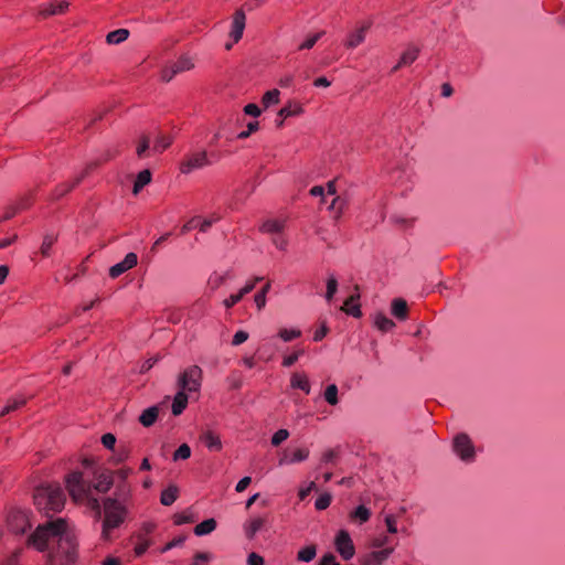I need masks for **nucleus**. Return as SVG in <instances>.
Returning a JSON list of instances; mask_svg holds the SVG:
<instances>
[{
    "label": "nucleus",
    "instance_id": "14",
    "mask_svg": "<svg viewBox=\"0 0 565 565\" xmlns=\"http://www.w3.org/2000/svg\"><path fill=\"white\" fill-rule=\"evenodd\" d=\"M246 17L243 10L235 11L233 15L232 29L230 32V36L232 38L234 43H237L243 35L245 29Z\"/></svg>",
    "mask_w": 565,
    "mask_h": 565
},
{
    "label": "nucleus",
    "instance_id": "45",
    "mask_svg": "<svg viewBox=\"0 0 565 565\" xmlns=\"http://www.w3.org/2000/svg\"><path fill=\"white\" fill-rule=\"evenodd\" d=\"M191 456V448L186 444H182L173 454V460L188 459Z\"/></svg>",
    "mask_w": 565,
    "mask_h": 565
},
{
    "label": "nucleus",
    "instance_id": "54",
    "mask_svg": "<svg viewBox=\"0 0 565 565\" xmlns=\"http://www.w3.org/2000/svg\"><path fill=\"white\" fill-rule=\"evenodd\" d=\"M102 444L107 449H114L116 445V437L115 435L107 433L102 436Z\"/></svg>",
    "mask_w": 565,
    "mask_h": 565
},
{
    "label": "nucleus",
    "instance_id": "41",
    "mask_svg": "<svg viewBox=\"0 0 565 565\" xmlns=\"http://www.w3.org/2000/svg\"><path fill=\"white\" fill-rule=\"evenodd\" d=\"M25 404V399L24 398H14L12 401H10L6 406L0 412V416H4L18 408H20L21 406H23Z\"/></svg>",
    "mask_w": 565,
    "mask_h": 565
},
{
    "label": "nucleus",
    "instance_id": "5",
    "mask_svg": "<svg viewBox=\"0 0 565 565\" xmlns=\"http://www.w3.org/2000/svg\"><path fill=\"white\" fill-rule=\"evenodd\" d=\"M455 454L465 462H472L476 458L475 446L467 434H459L454 438Z\"/></svg>",
    "mask_w": 565,
    "mask_h": 565
},
{
    "label": "nucleus",
    "instance_id": "16",
    "mask_svg": "<svg viewBox=\"0 0 565 565\" xmlns=\"http://www.w3.org/2000/svg\"><path fill=\"white\" fill-rule=\"evenodd\" d=\"M98 162L95 161V162H90L86 166L84 172L82 173V175L77 177L73 182L68 183H62L61 185H58L56 188V196H63L65 195L66 193H68L73 188H75L77 184H79V182L83 180V178L85 175H87L92 170H94L95 168L98 167Z\"/></svg>",
    "mask_w": 565,
    "mask_h": 565
},
{
    "label": "nucleus",
    "instance_id": "36",
    "mask_svg": "<svg viewBox=\"0 0 565 565\" xmlns=\"http://www.w3.org/2000/svg\"><path fill=\"white\" fill-rule=\"evenodd\" d=\"M151 136L148 134H143L140 136L136 152L139 158H143L147 153V151L150 148L151 143Z\"/></svg>",
    "mask_w": 565,
    "mask_h": 565
},
{
    "label": "nucleus",
    "instance_id": "11",
    "mask_svg": "<svg viewBox=\"0 0 565 565\" xmlns=\"http://www.w3.org/2000/svg\"><path fill=\"white\" fill-rule=\"evenodd\" d=\"M138 264V256L135 253H128L125 258L115 264L109 268V276L111 278H117L121 274L126 273L127 270L134 268Z\"/></svg>",
    "mask_w": 565,
    "mask_h": 565
},
{
    "label": "nucleus",
    "instance_id": "18",
    "mask_svg": "<svg viewBox=\"0 0 565 565\" xmlns=\"http://www.w3.org/2000/svg\"><path fill=\"white\" fill-rule=\"evenodd\" d=\"M419 54V49L415 45H409L407 50L402 54L398 63L393 67L392 72L398 71L403 66L411 65L416 61Z\"/></svg>",
    "mask_w": 565,
    "mask_h": 565
},
{
    "label": "nucleus",
    "instance_id": "47",
    "mask_svg": "<svg viewBox=\"0 0 565 565\" xmlns=\"http://www.w3.org/2000/svg\"><path fill=\"white\" fill-rule=\"evenodd\" d=\"M259 128V122L258 121H250L248 122L247 125V129L244 130V131H241L238 135H237V138L238 139H246L248 138L253 132L257 131Z\"/></svg>",
    "mask_w": 565,
    "mask_h": 565
},
{
    "label": "nucleus",
    "instance_id": "60",
    "mask_svg": "<svg viewBox=\"0 0 565 565\" xmlns=\"http://www.w3.org/2000/svg\"><path fill=\"white\" fill-rule=\"evenodd\" d=\"M242 294L237 292V294H233L231 295L228 298H226L224 300V306L226 308H232L233 306H235L237 302H239L242 300Z\"/></svg>",
    "mask_w": 565,
    "mask_h": 565
},
{
    "label": "nucleus",
    "instance_id": "35",
    "mask_svg": "<svg viewBox=\"0 0 565 565\" xmlns=\"http://www.w3.org/2000/svg\"><path fill=\"white\" fill-rule=\"evenodd\" d=\"M301 113H302V107L300 105L289 103L288 105H286L285 107H282L279 110L278 116L280 118L285 119V118H288L291 116L299 115Z\"/></svg>",
    "mask_w": 565,
    "mask_h": 565
},
{
    "label": "nucleus",
    "instance_id": "52",
    "mask_svg": "<svg viewBox=\"0 0 565 565\" xmlns=\"http://www.w3.org/2000/svg\"><path fill=\"white\" fill-rule=\"evenodd\" d=\"M54 242H55V236H53V235H46L44 237L42 246H41V253L44 256L49 255L50 249H51L52 245L54 244Z\"/></svg>",
    "mask_w": 565,
    "mask_h": 565
},
{
    "label": "nucleus",
    "instance_id": "42",
    "mask_svg": "<svg viewBox=\"0 0 565 565\" xmlns=\"http://www.w3.org/2000/svg\"><path fill=\"white\" fill-rule=\"evenodd\" d=\"M278 335L285 342H289L292 341L294 339L299 338L301 335V331L297 329H280Z\"/></svg>",
    "mask_w": 565,
    "mask_h": 565
},
{
    "label": "nucleus",
    "instance_id": "46",
    "mask_svg": "<svg viewBox=\"0 0 565 565\" xmlns=\"http://www.w3.org/2000/svg\"><path fill=\"white\" fill-rule=\"evenodd\" d=\"M288 437H289V431L287 429H279L271 437V445L277 447L282 441H285Z\"/></svg>",
    "mask_w": 565,
    "mask_h": 565
},
{
    "label": "nucleus",
    "instance_id": "56",
    "mask_svg": "<svg viewBox=\"0 0 565 565\" xmlns=\"http://www.w3.org/2000/svg\"><path fill=\"white\" fill-rule=\"evenodd\" d=\"M225 276L213 273L209 278V284L213 289L218 288L224 282Z\"/></svg>",
    "mask_w": 565,
    "mask_h": 565
},
{
    "label": "nucleus",
    "instance_id": "21",
    "mask_svg": "<svg viewBox=\"0 0 565 565\" xmlns=\"http://www.w3.org/2000/svg\"><path fill=\"white\" fill-rule=\"evenodd\" d=\"M179 498V488L175 484H170L161 492L160 502L164 507H170Z\"/></svg>",
    "mask_w": 565,
    "mask_h": 565
},
{
    "label": "nucleus",
    "instance_id": "43",
    "mask_svg": "<svg viewBox=\"0 0 565 565\" xmlns=\"http://www.w3.org/2000/svg\"><path fill=\"white\" fill-rule=\"evenodd\" d=\"M324 34L323 31L317 32L310 36H308L300 45L299 50H310L313 45L319 41V39Z\"/></svg>",
    "mask_w": 565,
    "mask_h": 565
},
{
    "label": "nucleus",
    "instance_id": "17",
    "mask_svg": "<svg viewBox=\"0 0 565 565\" xmlns=\"http://www.w3.org/2000/svg\"><path fill=\"white\" fill-rule=\"evenodd\" d=\"M355 294L351 295L341 307V310H343L347 315H350L354 318H360L362 316L360 305L358 303V300L360 299L359 294V286H355Z\"/></svg>",
    "mask_w": 565,
    "mask_h": 565
},
{
    "label": "nucleus",
    "instance_id": "48",
    "mask_svg": "<svg viewBox=\"0 0 565 565\" xmlns=\"http://www.w3.org/2000/svg\"><path fill=\"white\" fill-rule=\"evenodd\" d=\"M194 522V518L191 513L189 512H183V513H177L174 515V523L177 525H182V524H185V523H192Z\"/></svg>",
    "mask_w": 565,
    "mask_h": 565
},
{
    "label": "nucleus",
    "instance_id": "30",
    "mask_svg": "<svg viewBox=\"0 0 565 565\" xmlns=\"http://www.w3.org/2000/svg\"><path fill=\"white\" fill-rule=\"evenodd\" d=\"M129 36V31L127 29H117L115 31H111L106 36V42L108 44H120L124 41H126Z\"/></svg>",
    "mask_w": 565,
    "mask_h": 565
},
{
    "label": "nucleus",
    "instance_id": "3",
    "mask_svg": "<svg viewBox=\"0 0 565 565\" xmlns=\"http://www.w3.org/2000/svg\"><path fill=\"white\" fill-rule=\"evenodd\" d=\"M66 489L75 502L87 500L92 509L100 514V504L96 498L92 497V483L84 479L81 471H73L65 477Z\"/></svg>",
    "mask_w": 565,
    "mask_h": 565
},
{
    "label": "nucleus",
    "instance_id": "12",
    "mask_svg": "<svg viewBox=\"0 0 565 565\" xmlns=\"http://www.w3.org/2000/svg\"><path fill=\"white\" fill-rule=\"evenodd\" d=\"M370 28L371 23L365 22L354 31L350 32L347 40L344 41V46L349 50L358 47L361 43L364 42L366 32Z\"/></svg>",
    "mask_w": 565,
    "mask_h": 565
},
{
    "label": "nucleus",
    "instance_id": "37",
    "mask_svg": "<svg viewBox=\"0 0 565 565\" xmlns=\"http://www.w3.org/2000/svg\"><path fill=\"white\" fill-rule=\"evenodd\" d=\"M323 395L328 404L333 406L339 403L338 386L335 384L328 385Z\"/></svg>",
    "mask_w": 565,
    "mask_h": 565
},
{
    "label": "nucleus",
    "instance_id": "64",
    "mask_svg": "<svg viewBox=\"0 0 565 565\" xmlns=\"http://www.w3.org/2000/svg\"><path fill=\"white\" fill-rule=\"evenodd\" d=\"M316 489V483L311 481L306 488H301L298 492L299 499L305 500L312 490Z\"/></svg>",
    "mask_w": 565,
    "mask_h": 565
},
{
    "label": "nucleus",
    "instance_id": "50",
    "mask_svg": "<svg viewBox=\"0 0 565 565\" xmlns=\"http://www.w3.org/2000/svg\"><path fill=\"white\" fill-rule=\"evenodd\" d=\"M385 524H386V527H387V532L391 533V534H395L397 533V520H396V516L393 515V514H388L385 516Z\"/></svg>",
    "mask_w": 565,
    "mask_h": 565
},
{
    "label": "nucleus",
    "instance_id": "15",
    "mask_svg": "<svg viewBox=\"0 0 565 565\" xmlns=\"http://www.w3.org/2000/svg\"><path fill=\"white\" fill-rule=\"evenodd\" d=\"M9 526L12 532L17 534H23L28 529L31 527V524L29 523L25 513L17 512L10 516Z\"/></svg>",
    "mask_w": 565,
    "mask_h": 565
},
{
    "label": "nucleus",
    "instance_id": "33",
    "mask_svg": "<svg viewBox=\"0 0 565 565\" xmlns=\"http://www.w3.org/2000/svg\"><path fill=\"white\" fill-rule=\"evenodd\" d=\"M371 518V511L364 505H359L354 511L350 513V519L359 521L361 524L365 523Z\"/></svg>",
    "mask_w": 565,
    "mask_h": 565
},
{
    "label": "nucleus",
    "instance_id": "31",
    "mask_svg": "<svg viewBox=\"0 0 565 565\" xmlns=\"http://www.w3.org/2000/svg\"><path fill=\"white\" fill-rule=\"evenodd\" d=\"M374 323L383 332L390 331L395 327L394 321L381 312L375 315Z\"/></svg>",
    "mask_w": 565,
    "mask_h": 565
},
{
    "label": "nucleus",
    "instance_id": "19",
    "mask_svg": "<svg viewBox=\"0 0 565 565\" xmlns=\"http://www.w3.org/2000/svg\"><path fill=\"white\" fill-rule=\"evenodd\" d=\"M200 439L211 451H220L222 449L220 436L211 430L202 433Z\"/></svg>",
    "mask_w": 565,
    "mask_h": 565
},
{
    "label": "nucleus",
    "instance_id": "25",
    "mask_svg": "<svg viewBox=\"0 0 565 565\" xmlns=\"http://www.w3.org/2000/svg\"><path fill=\"white\" fill-rule=\"evenodd\" d=\"M172 143V137L164 135L162 132H157L154 139H153V152H162L166 150L170 145Z\"/></svg>",
    "mask_w": 565,
    "mask_h": 565
},
{
    "label": "nucleus",
    "instance_id": "38",
    "mask_svg": "<svg viewBox=\"0 0 565 565\" xmlns=\"http://www.w3.org/2000/svg\"><path fill=\"white\" fill-rule=\"evenodd\" d=\"M279 95L280 92L278 89H271L264 94L262 98V103L265 107H268L271 104H278L279 103Z\"/></svg>",
    "mask_w": 565,
    "mask_h": 565
},
{
    "label": "nucleus",
    "instance_id": "39",
    "mask_svg": "<svg viewBox=\"0 0 565 565\" xmlns=\"http://www.w3.org/2000/svg\"><path fill=\"white\" fill-rule=\"evenodd\" d=\"M338 290V280L334 277V275H330V277L327 280V292H326V299L328 301H331L337 294Z\"/></svg>",
    "mask_w": 565,
    "mask_h": 565
},
{
    "label": "nucleus",
    "instance_id": "1",
    "mask_svg": "<svg viewBox=\"0 0 565 565\" xmlns=\"http://www.w3.org/2000/svg\"><path fill=\"white\" fill-rule=\"evenodd\" d=\"M28 544L39 552H47L50 565H71L77 558L75 535L61 518L38 525Z\"/></svg>",
    "mask_w": 565,
    "mask_h": 565
},
{
    "label": "nucleus",
    "instance_id": "2",
    "mask_svg": "<svg viewBox=\"0 0 565 565\" xmlns=\"http://www.w3.org/2000/svg\"><path fill=\"white\" fill-rule=\"evenodd\" d=\"M33 499L38 509L46 513L61 511L66 500L61 486L50 483L39 486L34 491Z\"/></svg>",
    "mask_w": 565,
    "mask_h": 565
},
{
    "label": "nucleus",
    "instance_id": "55",
    "mask_svg": "<svg viewBox=\"0 0 565 565\" xmlns=\"http://www.w3.org/2000/svg\"><path fill=\"white\" fill-rule=\"evenodd\" d=\"M136 181L142 184L143 186L149 184L151 181V172L148 169L140 171L136 178Z\"/></svg>",
    "mask_w": 565,
    "mask_h": 565
},
{
    "label": "nucleus",
    "instance_id": "27",
    "mask_svg": "<svg viewBox=\"0 0 565 565\" xmlns=\"http://www.w3.org/2000/svg\"><path fill=\"white\" fill-rule=\"evenodd\" d=\"M188 405V395L184 391H180L175 394L172 403V413L173 415L178 416L182 414V412L185 409Z\"/></svg>",
    "mask_w": 565,
    "mask_h": 565
},
{
    "label": "nucleus",
    "instance_id": "22",
    "mask_svg": "<svg viewBox=\"0 0 565 565\" xmlns=\"http://www.w3.org/2000/svg\"><path fill=\"white\" fill-rule=\"evenodd\" d=\"M408 307L407 302L402 298H395L392 301V315L398 320H405L407 318Z\"/></svg>",
    "mask_w": 565,
    "mask_h": 565
},
{
    "label": "nucleus",
    "instance_id": "57",
    "mask_svg": "<svg viewBox=\"0 0 565 565\" xmlns=\"http://www.w3.org/2000/svg\"><path fill=\"white\" fill-rule=\"evenodd\" d=\"M186 536H179V537H175L173 539L172 541H170L163 548H162V552H167V551H170L174 547H178V546H181L184 541H185Z\"/></svg>",
    "mask_w": 565,
    "mask_h": 565
},
{
    "label": "nucleus",
    "instance_id": "40",
    "mask_svg": "<svg viewBox=\"0 0 565 565\" xmlns=\"http://www.w3.org/2000/svg\"><path fill=\"white\" fill-rule=\"evenodd\" d=\"M29 205V202L26 199H22L17 206H10L7 209L2 221H7L12 218L19 210L25 209Z\"/></svg>",
    "mask_w": 565,
    "mask_h": 565
},
{
    "label": "nucleus",
    "instance_id": "28",
    "mask_svg": "<svg viewBox=\"0 0 565 565\" xmlns=\"http://www.w3.org/2000/svg\"><path fill=\"white\" fill-rule=\"evenodd\" d=\"M215 529H216V521L213 518H211V519H206L203 522L199 523L194 527L193 532L198 536H203V535H207V534L212 533Z\"/></svg>",
    "mask_w": 565,
    "mask_h": 565
},
{
    "label": "nucleus",
    "instance_id": "29",
    "mask_svg": "<svg viewBox=\"0 0 565 565\" xmlns=\"http://www.w3.org/2000/svg\"><path fill=\"white\" fill-rule=\"evenodd\" d=\"M265 522L266 521L263 518L252 519L249 522L245 523V525H244L245 535L248 539L254 537L255 534L264 526Z\"/></svg>",
    "mask_w": 565,
    "mask_h": 565
},
{
    "label": "nucleus",
    "instance_id": "4",
    "mask_svg": "<svg viewBox=\"0 0 565 565\" xmlns=\"http://www.w3.org/2000/svg\"><path fill=\"white\" fill-rule=\"evenodd\" d=\"M104 512H105V520H104V524H103L102 535L105 540H108L109 531L111 529L119 526L124 522L125 515H126V509L116 499L107 498L104 501Z\"/></svg>",
    "mask_w": 565,
    "mask_h": 565
},
{
    "label": "nucleus",
    "instance_id": "6",
    "mask_svg": "<svg viewBox=\"0 0 565 565\" xmlns=\"http://www.w3.org/2000/svg\"><path fill=\"white\" fill-rule=\"evenodd\" d=\"M202 370L198 365L188 367L179 377L178 384L182 391L195 392L201 386Z\"/></svg>",
    "mask_w": 565,
    "mask_h": 565
},
{
    "label": "nucleus",
    "instance_id": "24",
    "mask_svg": "<svg viewBox=\"0 0 565 565\" xmlns=\"http://www.w3.org/2000/svg\"><path fill=\"white\" fill-rule=\"evenodd\" d=\"M158 414H159V407L158 406H151V407L145 409L141 413V415L139 417V422L145 427H150L157 420Z\"/></svg>",
    "mask_w": 565,
    "mask_h": 565
},
{
    "label": "nucleus",
    "instance_id": "9",
    "mask_svg": "<svg viewBox=\"0 0 565 565\" xmlns=\"http://www.w3.org/2000/svg\"><path fill=\"white\" fill-rule=\"evenodd\" d=\"M335 548L344 561H349L354 556L355 547L345 530H341L334 541Z\"/></svg>",
    "mask_w": 565,
    "mask_h": 565
},
{
    "label": "nucleus",
    "instance_id": "49",
    "mask_svg": "<svg viewBox=\"0 0 565 565\" xmlns=\"http://www.w3.org/2000/svg\"><path fill=\"white\" fill-rule=\"evenodd\" d=\"M303 354V350H298L296 352H294L292 354L288 355V356H285L284 360H282V365L285 367H290L291 365H294L298 359Z\"/></svg>",
    "mask_w": 565,
    "mask_h": 565
},
{
    "label": "nucleus",
    "instance_id": "34",
    "mask_svg": "<svg viewBox=\"0 0 565 565\" xmlns=\"http://www.w3.org/2000/svg\"><path fill=\"white\" fill-rule=\"evenodd\" d=\"M316 554H317L316 545L310 544V545L305 546L303 548H301L298 552L297 559L299 562L308 563V562H311L316 557Z\"/></svg>",
    "mask_w": 565,
    "mask_h": 565
},
{
    "label": "nucleus",
    "instance_id": "10",
    "mask_svg": "<svg viewBox=\"0 0 565 565\" xmlns=\"http://www.w3.org/2000/svg\"><path fill=\"white\" fill-rule=\"evenodd\" d=\"M393 552L394 547L371 551L362 555L359 563L360 565H384Z\"/></svg>",
    "mask_w": 565,
    "mask_h": 565
},
{
    "label": "nucleus",
    "instance_id": "26",
    "mask_svg": "<svg viewBox=\"0 0 565 565\" xmlns=\"http://www.w3.org/2000/svg\"><path fill=\"white\" fill-rule=\"evenodd\" d=\"M285 222L280 220H267L263 223L260 231L273 235H278L282 232Z\"/></svg>",
    "mask_w": 565,
    "mask_h": 565
},
{
    "label": "nucleus",
    "instance_id": "8",
    "mask_svg": "<svg viewBox=\"0 0 565 565\" xmlns=\"http://www.w3.org/2000/svg\"><path fill=\"white\" fill-rule=\"evenodd\" d=\"M211 164L206 151L191 153L184 158L180 164V171L184 174L191 173L195 169H202Z\"/></svg>",
    "mask_w": 565,
    "mask_h": 565
},
{
    "label": "nucleus",
    "instance_id": "53",
    "mask_svg": "<svg viewBox=\"0 0 565 565\" xmlns=\"http://www.w3.org/2000/svg\"><path fill=\"white\" fill-rule=\"evenodd\" d=\"M338 458V451L334 449L327 450L321 458V461L327 465H334Z\"/></svg>",
    "mask_w": 565,
    "mask_h": 565
},
{
    "label": "nucleus",
    "instance_id": "58",
    "mask_svg": "<svg viewBox=\"0 0 565 565\" xmlns=\"http://www.w3.org/2000/svg\"><path fill=\"white\" fill-rule=\"evenodd\" d=\"M248 339V333L246 331L239 330L237 331L232 340L233 345H239L244 343Z\"/></svg>",
    "mask_w": 565,
    "mask_h": 565
},
{
    "label": "nucleus",
    "instance_id": "61",
    "mask_svg": "<svg viewBox=\"0 0 565 565\" xmlns=\"http://www.w3.org/2000/svg\"><path fill=\"white\" fill-rule=\"evenodd\" d=\"M265 561L264 558L258 555L257 553H250L247 557V564L248 565H264Z\"/></svg>",
    "mask_w": 565,
    "mask_h": 565
},
{
    "label": "nucleus",
    "instance_id": "62",
    "mask_svg": "<svg viewBox=\"0 0 565 565\" xmlns=\"http://www.w3.org/2000/svg\"><path fill=\"white\" fill-rule=\"evenodd\" d=\"M244 111L246 115L258 117L260 115V109L256 104H247L244 107Z\"/></svg>",
    "mask_w": 565,
    "mask_h": 565
},
{
    "label": "nucleus",
    "instance_id": "59",
    "mask_svg": "<svg viewBox=\"0 0 565 565\" xmlns=\"http://www.w3.org/2000/svg\"><path fill=\"white\" fill-rule=\"evenodd\" d=\"M318 565H340L332 553H328L321 557Z\"/></svg>",
    "mask_w": 565,
    "mask_h": 565
},
{
    "label": "nucleus",
    "instance_id": "32",
    "mask_svg": "<svg viewBox=\"0 0 565 565\" xmlns=\"http://www.w3.org/2000/svg\"><path fill=\"white\" fill-rule=\"evenodd\" d=\"M308 456H309L308 449L299 448L292 452V456L290 459H287L286 457L281 458L279 460V465L301 462V461L306 460L308 458Z\"/></svg>",
    "mask_w": 565,
    "mask_h": 565
},
{
    "label": "nucleus",
    "instance_id": "20",
    "mask_svg": "<svg viewBox=\"0 0 565 565\" xmlns=\"http://www.w3.org/2000/svg\"><path fill=\"white\" fill-rule=\"evenodd\" d=\"M68 6L70 3L64 0L58 2H51L41 9L40 14L44 18L63 14L67 10Z\"/></svg>",
    "mask_w": 565,
    "mask_h": 565
},
{
    "label": "nucleus",
    "instance_id": "23",
    "mask_svg": "<svg viewBox=\"0 0 565 565\" xmlns=\"http://www.w3.org/2000/svg\"><path fill=\"white\" fill-rule=\"evenodd\" d=\"M290 385L294 388H299L306 394L310 393V384L306 374L294 373L290 379Z\"/></svg>",
    "mask_w": 565,
    "mask_h": 565
},
{
    "label": "nucleus",
    "instance_id": "7",
    "mask_svg": "<svg viewBox=\"0 0 565 565\" xmlns=\"http://www.w3.org/2000/svg\"><path fill=\"white\" fill-rule=\"evenodd\" d=\"M194 67V63L191 57L188 55H182L178 61L171 63L170 65H166L161 70V81L168 83L175 75L190 71Z\"/></svg>",
    "mask_w": 565,
    "mask_h": 565
},
{
    "label": "nucleus",
    "instance_id": "51",
    "mask_svg": "<svg viewBox=\"0 0 565 565\" xmlns=\"http://www.w3.org/2000/svg\"><path fill=\"white\" fill-rule=\"evenodd\" d=\"M390 543L388 536H379L372 540L371 546L376 550H382L384 547H388L387 544Z\"/></svg>",
    "mask_w": 565,
    "mask_h": 565
},
{
    "label": "nucleus",
    "instance_id": "63",
    "mask_svg": "<svg viewBox=\"0 0 565 565\" xmlns=\"http://www.w3.org/2000/svg\"><path fill=\"white\" fill-rule=\"evenodd\" d=\"M218 220H220V217H217V216L203 220L201 223H199L200 231L207 232V230Z\"/></svg>",
    "mask_w": 565,
    "mask_h": 565
},
{
    "label": "nucleus",
    "instance_id": "13",
    "mask_svg": "<svg viewBox=\"0 0 565 565\" xmlns=\"http://www.w3.org/2000/svg\"><path fill=\"white\" fill-rule=\"evenodd\" d=\"M95 483L92 484L97 492L106 493L114 484L111 472L108 470L95 471Z\"/></svg>",
    "mask_w": 565,
    "mask_h": 565
},
{
    "label": "nucleus",
    "instance_id": "44",
    "mask_svg": "<svg viewBox=\"0 0 565 565\" xmlns=\"http://www.w3.org/2000/svg\"><path fill=\"white\" fill-rule=\"evenodd\" d=\"M332 497L330 493H322L316 500L315 507L317 510H326L331 503Z\"/></svg>",
    "mask_w": 565,
    "mask_h": 565
}]
</instances>
